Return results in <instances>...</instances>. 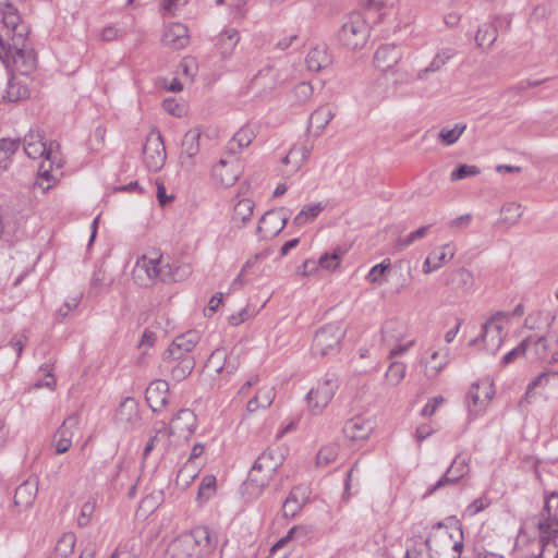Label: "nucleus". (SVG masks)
<instances>
[{
	"label": "nucleus",
	"mask_w": 558,
	"mask_h": 558,
	"mask_svg": "<svg viewBox=\"0 0 558 558\" xmlns=\"http://www.w3.org/2000/svg\"><path fill=\"white\" fill-rule=\"evenodd\" d=\"M23 148L25 154L32 159L43 158L39 165L38 174L40 179L47 182H56L58 180L53 167L61 169L62 162L59 154V145L54 142H47L44 135L36 130L29 132L23 138Z\"/></svg>",
	"instance_id": "nucleus-1"
},
{
	"label": "nucleus",
	"mask_w": 558,
	"mask_h": 558,
	"mask_svg": "<svg viewBox=\"0 0 558 558\" xmlns=\"http://www.w3.org/2000/svg\"><path fill=\"white\" fill-rule=\"evenodd\" d=\"M217 541L211 537L206 526H196L173 538L167 548L168 558H205L216 547Z\"/></svg>",
	"instance_id": "nucleus-2"
},
{
	"label": "nucleus",
	"mask_w": 558,
	"mask_h": 558,
	"mask_svg": "<svg viewBox=\"0 0 558 558\" xmlns=\"http://www.w3.org/2000/svg\"><path fill=\"white\" fill-rule=\"evenodd\" d=\"M11 34V43L8 44L7 54L12 57L15 69L24 76L33 72L37 66V58L33 48L26 45L27 27L21 22L15 27H5Z\"/></svg>",
	"instance_id": "nucleus-3"
},
{
	"label": "nucleus",
	"mask_w": 558,
	"mask_h": 558,
	"mask_svg": "<svg viewBox=\"0 0 558 558\" xmlns=\"http://www.w3.org/2000/svg\"><path fill=\"white\" fill-rule=\"evenodd\" d=\"M537 530L541 542L547 546L558 537V493L551 494L539 514L530 520Z\"/></svg>",
	"instance_id": "nucleus-4"
},
{
	"label": "nucleus",
	"mask_w": 558,
	"mask_h": 558,
	"mask_svg": "<svg viewBox=\"0 0 558 558\" xmlns=\"http://www.w3.org/2000/svg\"><path fill=\"white\" fill-rule=\"evenodd\" d=\"M369 32L371 28L365 17L359 12H353L344 17L338 37L344 47L357 50L366 45Z\"/></svg>",
	"instance_id": "nucleus-5"
},
{
	"label": "nucleus",
	"mask_w": 558,
	"mask_h": 558,
	"mask_svg": "<svg viewBox=\"0 0 558 558\" xmlns=\"http://www.w3.org/2000/svg\"><path fill=\"white\" fill-rule=\"evenodd\" d=\"M132 277L142 287H148L157 279L160 281L172 279L168 265L163 263L161 256L148 257L146 255L136 260Z\"/></svg>",
	"instance_id": "nucleus-6"
},
{
	"label": "nucleus",
	"mask_w": 558,
	"mask_h": 558,
	"mask_svg": "<svg viewBox=\"0 0 558 558\" xmlns=\"http://www.w3.org/2000/svg\"><path fill=\"white\" fill-rule=\"evenodd\" d=\"M339 388L338 377L336 375H327L313 387L307 396L306 401L312 414L318 415L327 408Z\"/></svg>",
	"instance_id": "nucleus-7"
},
{
	"label": "nucleus",
	"mask_w": 558,
	"mask_h": 558,
	"mask_svg": "<svg viewBox=\"0 0 558 558\" xmlns=\"http://www.w3.org/2000/svg\"><path fill=\"white\" fill-rule=\"evenodd\" d=\"M344 337V329L338 323L328 324L316 331L312 351L315 355H332L340 349L341 339Z\"/></svg>",
	"instance_id": "nucleus-8"
},
{
	"label": "nucleus",
	"mask_w": 558,
	"mask_h": 558,
	"mask_svg": "<svg viewBox=\"0 0 558 558\" xmlns=\"http://www.w3.org/2000/svg\"><path fill=\"white\" fill-rule=\"evenodd\" d=\"M167 154L163 138L159 131L151 130L143 146V160L150 171L160 170L166 162Z\"/></svg>",
	"instance_id": "nucleus-9"
},
{
	"label": "nucleus",
	"mask_w": 558,
	"mask_h": 558,
	"mask_svg": "<svg viewBox=\"0 0 558 558\" xmlns=\"http://www.w3.org/2000/svg\"><path fill=\"white\" fill-rule=\"evenodd\" d=\"M510 314L497 312L494 314L482 328V340L487 351L496 353L504 341V322H508Z\"/></svg>",
	"instance_id": "nucleus-10"
},
{
	"label": "nucleus",
	"mask_w": 558,
	"mask_h": 558,
	"mask_svg": "<svg viewBox=\"0 0 558 558\" xmlns=\"http://www.w3.org/2000/svg\"><path fill=\"white\" fill-rule=\"evenodd\" d=\"M494 393V384L488 378L472 384L466 396V405L470 413L476 415L483 412Z\"/></svg>",
	"instance_id": "nucleus-11"
},
{
	"label": "nucleus",
	"mask_w": 558,
	"mask_h": 558,
	"mask_svg": "<svg viewBox=\"0 0 558 558\" xmlns=\"http://www.w3.org/2000/svg\"><path fill=\"white\" fill-rule=\"evenodd\" d=\"M197 425L195 413L190 409L180 410L171 420L169 430L175 442L186 441L194 434Z\"/></svg>",
	"instance_id": "nucleus-12"
},
{
	"label": "nucleus",
	"mask_w": 558,
	"mask_h": 558,
	"mask_svg": "<svg viewBox=\"0 0 558 558\" xmlns=\"http://www.w3.org/2000/svg\"><path fill=\"white\" fill-rule=\"evenodd\" d=\"M288 217L282 210H268L258 221L256 235L259 240H270L286 227Z\"/></svg>",
	"instance_id": "nucleus-13"
},
{
	"label": "nucleus",
	"mask_w": 558,
	"mask_h": 558,
	"mask_svg": "<svg viewBox=\"0 0 558 558\" xmlns=\"http://www.w3.org/2000/svg\"><path fill=\"white\" fill-rule=\"evenodd\" d=\"M201 337L195 330H189L177 336L169 345L166 355L171 359L194 357L191 353L198 343Z\"/></svg>",
	"instance_id": "nucleus-14"
},
{
	"label": "nucleus",
	"mask_w": 558,
	"mask_h": 558,
	"mask_svg": "<svg viewBox=\"0 0 558 558\" xmlns=\"http://www.w3.org/2000/svg\"><path fill=\"white\" fill-rule=\"evenodd\" d=\"M241 172L242 167L239 160L234 158L231 160L221 159L213 168V178L216 183L229 187L238 181Z\"/></svg>",
	"instance_id": "nucleus-15"
},
{
	"label": "nucleus",
	"mask_w": 558,
	"mask_h": 558,
	"mask_svg": "<svg viewBox=\"0 0 558 558\" xmlns=\"http://www.w3.org/2000/svg\"><path fill=\"white\" fill-rule=\"evenodd\" d=\"M375 423L372 418L355 416L345 422L343 434L350 440H365L374 432Z\"/></svg>",
	"instance_id": "nucleus-16"
},
{
	"label": "nucleus",
	"mask_w": 558,
	"mask_h": 558,
	"mask_svg": "<svg viewBox=\"0 0 558 558\" xmlns=\"http://www.w3.org/2000/svg\"><path fill=\"white\" fill-rule=\"evenodd\" d=\"M402 59L401 49L395 44H385L374 54V65L380 71L391 70Z\"/></svg>",
	"instance_id": "nucleus-17"
},
{
	"label": "nucleus",
	"mask_w": 558,
	"mask_h": 558,
	"mask_svg": "<svg viewBox=\"0 0 558 558\" xmlns=\"http://www.w3.org/2000/svg\"><path fill=\"white\" fill-rule=\"evenodd\" d=\"M445 284L456 294H465L474 284L473 274L465 268L451 270L446 276Z\"/></svg>",
	"instance_id": "nucleus-18"
},
{
	"label": "nucleus",
	"mask_w": 558,
	"mask_h": 558,
	"mask_svg": "<svg viewBox=\"0 0 558 558\" xmlns=\"http://www.w3.org/2000/svg\"><path fill=\"white\" fill-rule=\"evenodd\" d=\"M145 398L154 412L162 410L168 402L169 385L163 379L151 381L146 388Z\"/></svg>",
	"instance_id": "nucleus-19"
},
{
	"label": "nucleus",
	"mask_w": 558,
	"mask_h": 558,
	"mask_svg": "<svg viewBox=\"0 0 558 558\" xmlns=\"http://www.w3.org/2000/svg\"><path fill=\"white\" fill-rule=\"evenodd\" d=\"M284 461V451L279 447L267 448L258 458L257 466H264L265 478L262 481H270L276 471L282 465Z\"/></svg>",
	"instance_id": "nucleus-20"
},
{
	"label": "nucleus",
	"mask_w": 558,
	"mask_h": 558,
	"mask_svg": "<svg viewBox=\"0 0 558 558\" xmlns=\"http://www.w3.org/2000/svg\"><path fill=\"white\" fill-rule=\"evenodd\" d=\"M456 254L454 248L450 244L441 245L432 251L423 264V272L428 275L441 268L450 262Z\"/></svg>",
	"instance_id": "nucleus-21"
},
{
	"label": "nucleus",
	"mask_w": 558,
	"mask_h": 558,
	"mask_svg": "<svg viewBox=\"0 0 558 558\" xmlns=\"http://www.w3.org/2000/svg\"><path fill=\"white\" fill-rule=\"evenodd\" d=\"M255 204L250 198H240L233 205L230 223L234 229L244 228L252 219Z\"/></svg>",
	"instance_id": "nucleus-22"
},
{
	"label": "nucleus",
	"mask_w": 558,
	"mask_h": 558,
	"mask_svg": "<svg viewBox=\"0 0 558 558\" xmlns=\"http://www.w3.org/2000/svg\"><path fill=\"white\" fill-rule=\"evenodd\" d=\"M276 87V77L271 69L259 71L251 81L248 90L256 97L268 95Z\"/></svg>",
	"instance_id": "nucleus-23"
},
{
	"label": "nucleus",
	"mask_w": 558,
	"mask_h": 558,
	"mask_svg": "<svg viewBox=\"0 0 558 558\" xmlns=\"http://www.w3.org/2000/svg\"><path fill=\"white\" fill-rule=\"evenodd\" d=\"M175 438H172L169 428L162 426L156 430V434L148 440L144 448V456H148L150 451L157 449L160 453H166L172 446H177Z\"/></svg>",
	"instance_id": "nucleus-24"
},
{
	"label": "nucleus",
	"mask_w": 558,
	"mask_h": 558,
	"mask_svg": "<svg viewBox=\"0 0 558 558\" xmlns=\"http://www.w3.org/2000/svg\"><path fill=\"white\" fill-rule=\"evenodd\" d=\"M187 27L181 23H173L166 27L162 43L172 49H182L189 44Z\"/></svg>",
	"instance_id": "nucleus-25"
},
{
	"label": "nucleus",
	"mask_w": 558,
	"mask_h": 558,
	"mask_svg": "<svg viewBox=\"0 0 558 558\" xmlns=\"http://www.w3.org/2000/svg\"><path fill=\"white\" fill-rule=\"evenodd\" d=\"M78 423V418L75 415L69 416L64 420L61 427L57 430L53 441L56 444V452L58 454L65 453L72 445V427H75Z\"/></svg>",
	"instance_id": "nucleus-26"
},
{
	"label": "nucleus",
	"mask_w": 558,
	"mask_h": 558,
	"mask_svg": "<svg viewBox=\"0 0 558 558\" xmlns=\"http://www.w3.org/2000/svg\"><path fill=\"white\" fill-rule=\"evenodd\" d=\"M449 349L433 350L429 357L425 359V375L428 378H435L448 365L450 361Z\"/></svg>",
	"instance_id": "nucleus-27"
},
{
	"label": "nucleus",
	"mask_w": 558,
	"mask_h": 558,
	"mask_svg": "<svg viewBox=\"0 0 558 558\" xmlns=\"http://www.w3.org/2000/svg\"><path fill=\"white\" fill-rule=\"evenodd\" d=\"M306 65L311 71L318 72L332 63L328 47L325 44L315 46L306 56Z\"/></svg>",
	"instance_id": "nucleus-28"
},
{
	"label": "nucleus",
	"mask_w": 558,
	"mask_h": 558,
	"mask_svg": "<svg viewBox=\"0 0 558 558\" xmlns=\"http://www.w3.org/2000/svg\"><path fill=\"white\" fill-rule=\"evenodd\" d=\"M38 492V483L35 478L23 482L15 490L14 505L20 508H28L33 505Z\"/></svg>",
	"instance_id": "nucleus-29"
},
{
	"label": "nucleus",
	"mask_w": 558,
	"mask_h": 558,
	"mask_svg": "<svg viewBox=\"0 0 558 558\" xmlns=\"http://www.w3.org/2000/svg\"><path fill=\"white\" fill-rule=\"evenodd\" d=\"M333 117L335 113L328 106L317 108L310 117L307 125L308 132L314 136H319Z\"/></svg>",
	"instance_id": "nucleus-30"
},
{
	"label": "nucleus",
	"mask_w": 558,
	"mask_h": 558,
	"mask_svg": "<svg viewBox=\"0 0 558 558\" xmlns=\"http://www.w3.org/2000/svg\"><path fill=\"white\" fill-rule=\"evenodd\" d=\"M165 362L168 364V367L170 368L172 379L177 381L185 379L195 367L194 357H181L175 360L168 357V355H165Z\"/></svg>",
	"instance_id": "nucleus-31"
},
{
	"label": "nucleus",
	"mask_w": 558,
	"mask_h": 558,
	"mask_svg": "<svg viewBox=\"0 0 558 558\" xmlns=\"http://www.w3.org/2000/svg\"><path fill=\"white\" fill-rule=\"evenodd\" d=\"M313 143L304 142L299 146H293L282 159L284 165H292L293 170H299L310 158L313 150Z\"/></svg>",
	"instance_id": "nucleus-32"
},
{
	"label": "nucleus",
	"mask_w": 558,
	"mask_h": 558,
	"mask_svg": "<svg viewBox=\"0 0 558 558\" xmlns=\"http://www.w3.org/2000/svg\"><path fill=\"white\" fill-rule=\"evenodd\" d=\"M27 78L23 75V77L12 76L8 81L5 94L3 98L10 102L19 101L29 97V88L27 84Z\"/></svg>",
	"instance_id": "nucleus-33"
},
{
	"label": "nucleus",
	"mask_w": 558,
	"mask_h": 558,
	"mask_svg": "<svg viewBox=\"0 0 558 558\" xmlns=\"http://www.w3.org/2000/svg\"><path fill=\"white\" fill-rule=\"evenodd\" d=\"M469 471V466L466 463V460L464 458H461L460 456L457 457L452 464L448 468L446 474L442 478H440L435 486L433 487V490H436L446 484H453L459 478L463 477Z\"/></svg>",
	"instance_id": "nucleus-34"
},
{
	"label": "nucleus",
	"mask_w": 558,
	"mask_h": 558,
	"mask_svg": "<svg viewBox=\"0 0 558 558\" xmlns=\"http://www.w3.org/2000/svg\"><path fill=\"white\" fill-rule=\"evenodd\" d=\"M276 392L271 386L262 387L256 395L247 402L246 410L250 413L256 412L258 409H267L274 402Z\"/></svg>",
	"instance_id": "nucleus-35"
},
{
	"label": "nucleus",
	"mask_w": 558,
	"mask_h": 558,
	"mask_svg": "<svg viewBox=\"0 0 558 558\" xmlns=\"http://www.w3.org/2000/svg\"><path fill=\"white\" fill-rule=\"evenodd\" d=\"M523 215V206L521 203L507 202L500 208L499 223L510 228L519 223Z\"/></svg>",
	"instance_id": "nucleus-36"
},
{
	"label": "nucleus",
	"mask_w": 558,
	"mask_h": 558,
	"mask_svg": "<svg viewBox=\"0 0 558 558\" xmlns=\"http://www.w3.org/2000/svg\"><path fill=\"white\" fill-rule=\"evenodd\" d=\"M202 132L194 128L189 130L182 141V155L192 159L199 151V140Z\"/></svg>",
	"instance_id": "nucleus-37"
},
{
	"label": "nucleus",
	"mask_w": 558,
	"mask_h": 558,
	"mask_svg": "<svg viewBox=\"0 0 558 558\" xmlns=\"http://www.w3.org/2000/svg\"><path fill=\"white\" fill-rule=\"evenodd\" d=\"M117 418L121 423L133 424L138 420V407L133 398H126L121 402Z\"/></svg>",
	"instance_id": "nucleus-38"
},
{
	"label": "nucleus",
	"mask_w": 558,
	"mask_h": 558,
	"mask_svg": "<svg viewBox=\"0 0 558 558\" xmlns=\"http://www.w3.org/2000/svg\"><path fill=\"white\" fill-rule=\"evenodd\" d=\"M254 137V130L248 125H244L233 135L230 142V149L233 153H239L243 148L247 147Z\"/></svg>",
	"instance_id": "nucleus-39"
},
{
	"label": "nucleus",
	"mask_w": 558,
	"mask_h": 558,
	"mask_svg": "<svg viewBox=\"0 0 558 558\" xmlns=\"http://www.w3.org/2000/svg\"><path fill=\"white\" fill-rule=\"evenodd\" d=\"M429 539L427 538L425 541V545L427 546L429 550V555L432 558H460L463 544L461 542H456L451 544L450 542H447L444 544L440 548V550H435L433 553L432 547L429 546Z\"/></svg>",
	"instance_id": "nucleus-40"
},
{
	"label": "nucleus",
	"mask_w": 558,
	"mask_h": 558,
	"mask_svg": "<svg viewBox=\"0 0 558 558\" xmlns=\"http://www.w3.org/2000/svg\"><path fill=\"white\" fill-rule=\"evenodd\" d=\"M19 146L20 141L10 138L0 140V174L8 169L11 158L17 150Z\"/></svg>",
	"instance_id": "nucleus-41"
},
{
	"label": "nucleus",
	"mask_w": 558,
	"mask_h": 558,
	"mask_svg": "<svg viewBox=\"0 0 558 558\" xmlns=\"http://www.w3.org/2000/svg\"><path fill=\"white\" fill-rule=\"evenodd\" d=\"M240 40V34L234 28L223 31L218 39V46L223 57L230 56Z\"/></svg>",
	"instance_id": "nucleus-42"
},
{
	"label": "nucleus",
	"mask_w": 558,
	"mask_h": 558,
	"mask_svg": "<svg viewBox=\"0 0 558 558\" xmlns=\"http://www.w3.org/2000/svg\"><path fill=\"white\" fill-rule=\"evenodd\" d=\"M227 352L225 349H216L208 357L205 369L209 374H220L226 366Z\"/></svg>",
	"instance_id": "nucleus-43"
},
{
	"label": "nucleus",
	"mask_w": 558,
	"mask_h": 558,
	"mask_svg": "<svg viewBox=\"0 0 558 558\" xmlns=\"http://www.w3.org/2000/svg\"><path fill=\"white\" fill-rule=\"evenodd\" d=\"M324 209L322 203L305 205L301 211L294 217L293 222L296 226H303L314 220Z\"/></svg>",
	"instance_id": "nucleus-44"
},
{
	"label": "nucleus",
	"mask_w": 558,
	"mask_h": 558,
	"mask_svg": "<svg viewBox=\"0 0 558 558\" xmlns=\"http://www.w3.org/2000/svg\"><path fill=\"white\" fill-rule=\"evenodd\" d=\"M391 263L385 259L381 263L373 266L365 279L372 284H383L386 281V274L390 269Z\"/></svg>",
	"instance_id": "nucleus-45"
},
{
	"label": "nucleus",
	"mask_w": 558,
	"mask_h": 558,
	"mask_svg": "<svg viewBox=\"0 0 558 558\" xmlns=\"http://www.w3.org/2000/svg\"><path fill=\"white\" fill-rule=\"evenodd\" d=\"M466 129V124L457 123L452 129L442 128L438 134L439 141L444 145L454 144Z\"/></svg>",
	"instance_id": "nucleus-46"
},
{
	"label": "nucleus",
	"mask_w": 558,
	"mask_h": 558,
	"mask_svg": "<svg viewBox=\"0 0 558 558\" xmlns=\"http://www.w3.org/2000/svg\"><path fill=\"white\" fill-rule=\"evenodd\" d=\"M339 454V445L338 444H329L320 448L316 456V464L317 466H327L329 463L333 462Z\"/></svg>",
	"instance_id": "nucleus-47"
},
{
	"label": "nucleus",
	"mask_w": 558,
	"mask_h": 558,
	"mask_svg": "<svg viewBox=\"0 0 558 558\" xmlns=\"http://www.w3.org/2000/svg\"><path fill=\"white\" fill-rule=\"evenodd\" d=\"M407 366L401 362H392L386 372V381L390 386H398L405 376Z\"/></svg>",
	"instance_id": "nucleus-48"
},
{
	"label": "nucleus",
	"mask_w": 558,
	"mask_h": 558,
	"mask_svg": "<svg viewBox=\"0 0 558 558\" xmlns=\"http://www.w3.org/2000/svg\"><path fill=\"white\" fill-rule=\"evenodd\" d=\"M262 478H265L264 466L260 465L258 468L257 466V460H256L254 465L252 466V469L248 472V476H247V481H246V486L247 487L253 486V487H255L259 492L262 488L267 486L268 483L270 482V481H262Z\"/></svg>",
	"instance_id": "nucleus-49"
},
{
	"label": "nucleus",
	"mask_w": 558,
	"mask_h": 558,
	"mask_svg": "<svg viewBox=\"0 0 558 558\" xmlns=\"http://www.w3.org/2000/svg\"><path fill=\"white\" fill-rule=\"evenodd\" d=\"M497 39V31L490 25H484L478 28L475 40L477 46H490Z\"/></svg>",
	"instance_id": "nucleus-50"
},
{
	"label": "nucleus",
	"mask_w": 558,
	"mask_h": 558,
	"mask_svg": "<svg viewBox=\"0 0 558 558\" xmlns=\"http://www.w3.org/2000/svg\"><path fill=\"white\" fill-rule=\"evenodd\" d=\"M197 475V466L194 463L186 462L178 472L177 484L189 486Z\"/></svg>",
	"instance_id": "nucleus-51"
},
{
	"label": "nucleus",
	"mask_w": 558,
	"mask_h": 558,
	"mask_svg": "<svg viewBox=\"0 0 558 558\" xmlns=\"http://www.w3.org/2000/svg\"><path fill=\"white\" fill-rule=\"evenodd\" d=\"M313 86L308 82H300L292 90L293 98L299 104L307 102L313 96Z\"/></svg>",
	"instance_id": "nucleus-52"
},
{
	"label": "nucleus",
	"mask_w": 558,
	"mask_h": 558,
	"mask_svg": "<svg viewBox=\"0 0 558 558\" xmlns=\"http://www.w3.org/2000/svg\"><path fill=\"white\" fill-rule=\"evenodd\" d=\"M96 502L94 499H88L85 501L81 508L80 514L77 517V524L80 526H86L90 522V519L95 512Z\"/></svg>",
	"instance_id": "nucleus-53"
},
{
	"label": "nucleus",
	"mask_w": 558,
	"mask_h": 558,
	"mask_svg": "<svg viewBox=\"0 0 558 558\" xmlns=\"http://www.w3.org/2000/svg\"><path fill=\"white\" fill-rule=\"evenodd\" d=\"M480 173V169L476 166L469 165H460L457 169H454L451 174V181H458L465 179L468 177H473Z\"/></svg>",
	"instance_id": "nucleus-54"
},
{
	"label": "nucleus",
	"mask_w": 558,
	"mask_h": 558,
	"mask_svg": "<svg viewBox=\"0 0 558 558\" xmlns=\"http://www.w3.org/2000/svg\"><path fill=\"white\" fill-rule=\"evenodd\" d=\"M531 341H532L531 338H526L518 347H515L510 352H508L502 357V364L507 365V364L513 362L519 356L523 355L526 352V350L529 349V344Z\"/></svg>",
	"instance_id": "nucleus-55"
},
{
	"label": "nucleus",
	"mask_w": 558,
	"mask_h": 558,
	"mask_svg": "<svg viewBox=\"0 0 558 558\" xmlns=\"http://www.w3.org/2000/svg\"><path fill=\"white\" fill-rule=\"evenodd\" d=\"M216 478L215 476L208 475L202 480L198 488V498L208 499L215 492Z\"/></svg>",
	"instance_id": "nucleus-56"
},
{
	"label": "nucleus",
	"mask_w": 558,
	"mask_h": 558,
	"mask_svg": "<svg viewBox=\"0 0 558 558\" xmlns=\"http://www.w3.org/2000/svg\"><path fill=\"white\" fill-rule=\"evenodd\" d=\"M301 507V502L295 498L294 494L291 493L290 496L283 502L282 513L286 518H292L299 512Z\"/></svg>",
	"instance_id": "nucleus-57"
},
{
	"label": "nucleus",
	"mask_w": 558,
	"mask_h": 558,
	"mask_svg": "<svg viewBox=\"0 0 558 558\" xmlns=\"http://www.w3.org/2000/svg\"><path fill=\"white\" fill-rule=\"evenodd\" d=\"M444 65H445V63L442 62V60L440 58H438L437 56H435L434 59L432 60V62L426 68L420 70L416 73V80L417 81L426 80L428 74L439 71Z\"/></svg>",
	"instance_id": "nucleus-58"
},
{
	"label": "nucleus",
	"mask_w": 558,
	"mask_h": 558,
	"mask_svg": "<svg viewBox=\"0 0 558 558\" xmlns=\"http://www.w3.org/2000/svg\"><path fill=\"white\" fill-rule=\"evenodd\" d=\"M532 341L529 344L536 357H544L547 353V341L544 337H530Z\"/></svg>",
	"instance_id": "nucleus-59"
},
{
	"label": "nucleus",
	"mask_w": 558,
	"mask_h": 558,
	"mask_svg": "<svg viewBox=\"0 0 558 558\" xmlns=\"http://www.w3.org/2000/svg\"><path fill=\"white\" fill-rule=\"evenodd\" d=\"M75 544V537L73 534H65L63 535L58 544H57V550L62 555L66 556L68 554L73 551Z\"/></svg>",
	"instance_id": "nucleus-60"
},
{
	"label": "nucleus",
	"mask_w": 558,
	"mask_h": 558,
	"mask_svg": "<svg viewBox=\"0 0 558 558\" xmlns=\"http://www.w3.org/2000/svg\"><path fill=\"white\" fill-rule=\"evenodd\" d=\"M165 110L178 118L183 117L186 113V108L184 105L175 102L174 99H167L163 102Z\"/></svg>",
	"instance_id": "nucleus-61"
},
{
	"label": "nucleus",
	"mask_w": 558,
	"mask_h": 558,
	"mask_svg": "<svg viewBox=\"0 0 558 558\" xmlns=\"http://www.w3.org/2000/svg\"><path fill=\"white\" fill-rule=\"evenodd\" d=\"M429 229V226H423L415 231L409 233L404 239L401 240V245L409 246L414 241L422 239L427 233V230Z\"/></svg>",
	"instance_id": "nucleus-62"
},
{
	"label": "nucleus",
	"mask_w": 558,
	"mask_h": 558,
	"mask_svg": "<svg viewBox=\"0 0 558 558\" xmlns=\"http://www.w3.org/2000/svg\"><path fill=\"white\" fill-rule=\"evenodd\" d=\"M339 263L340 256L336 253L331 255L325 254L318 260L319 266L326 269H335L338 267Z\"/></svg>",
	"instance_id": "nucleus-63"
},
{
	"label": "nucleus",
	"mask_w": 558,
	"mask_h": 558,
	"mask_svg": "<svg viewBox=\"0 0 558 558\" xmlns=\"http://www.w3.org/2000/svg\"><path fill=\"white\" fill-rule=\"evenodd\" d=\"M444 402V398L441 396H437V397H434L432 398L427 403L426 405L423 408L422 410V415L423 416H432L437 408Z\"/></svg>",
	"instance_id": "nucleus-64"
}]
</instances>
